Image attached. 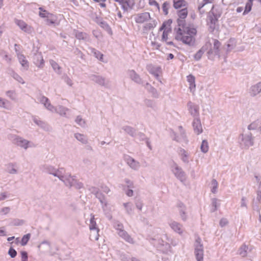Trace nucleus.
<instances>
[{"instance_id":"obj_61","label":"nucleus","mask_w":261,"mask_h":261,"mask_svg":"<svg viewBox=\"0 0 261 261\" xmlns=\"http://www.w3.org/2000/svg\"><path fill=\"white\" fill-rule=\"evenodd\" d=\"M125 183L126 184V187L128 188L133 189L134 188V183L133 181L130 180L128 178H125L124 179Z\"/></svg>"},{"instance_id":"obj_14","label":"nucleus","mask_w":261,"mask_h":261,"mask_svg":"<svg viewBox=\"0 0 261 261\" xmlns=\"http://www.w3.org/2000/svg\"><path fill=\"white\" fill-rule=\"evenodd\" d=\"M242 141L244 146L247 148L253 146L254 144V138L251 133H248L242 135Z\"/></svg>"},{"instance_id":"obj_23","label":"nucleus","mask_w":261,"mask_h":261,"mask_svg":"<svg viewBox=\"0 0 261 261\" xmlns=\"http://www.w3.org/2000/svg\"><path fill=\"white\" fill-rule=\"evenodd\" d=\"M91 218L90 220V224H89V229L90 230H95L96 231L97 234H98L99 229L97 226L96 222L94 218V215L91 214L90 215ZM98 234L95 237V240H97L98 239Z\"/></svg>"},{"instance_id":"obj_27","label":"nucleus","mask_w":261,"mask_h":261,"mask_svg":"<svg viewBox=\"0 0 261 261\" xmlns=\"http://www.w3.org/2000/svg\"><path fill=\"white\" fill-rule=\"evenodd\" d=\"M178 207L179 208V213L182 220L186 221L188 218L186 206L182 203L180 202L178 204Z\"/></svg>"},{"instance_id":"obj_64","label":"nucleus","mask_w":261,"mask_h":261,"mask_svg":"<svg viewBox=\"0 0 261 261\" xmlns=\"http://www.w3.org/2000/svg\"><path fill=\"white\" fill-rule=\"evenodd\" d=\"M149 1V5L150 6H155L158 10H160V5L155 0H148Z\"/></svg>"},{"instance_id":"obj_57","label":"nucleus","mask_w":261,"mask_h":261,"mask_svg":"<svg viewBox=\"0 0 261 261\" xmlns=\"http://www.w3.org/2000/svg\"><path fill=\"white\" fill-rule=\"evenodd\" d=\"M39 16L42 18H46L48 15H50V13L47 11L44 10L42 8H39Z\"/></svg>"},{"instance_id":"obj_4","label":"nucleus","mask_w":261,"mask_h":261,"mask_svg":"<svg viewBox=\"0 0 261 261\" xmlns=\"http://www.w3.org/2000/svg\"><path fill=\"white\" fill-rule=\"evenodd\" d=\"M40 169L43 173L52 175L59 178L61 177V174L64 171V169L63 168H56L53 165L44 164L40 166Z\"/></svg>"},{"instance_id":"obj_44","label":"nucleus","mask_w":261,"mask_h":261,"mask_svg":"<svg viewBox=\"0 0 261 261\" xmlns=\"http://www.w3.org/2000/svg\"><path fill=\"white\" fill-rule=\"evenodd\" d=\"M172 22V21L171 19H169L167 21L164 22L160 29V31L165 29L171 31V25Z\"/></svg>"},{"instance_id":"obj_15","label":"nucleus","mask_w":261,"mask_h":261,"mask_svg":"<svg viewBox=\"0 0 261 261\" xmlns=\"http://www.w3.org/2000/svg\"><path fill=\"white\" fill-rule=\"evenodd\" d=\"M168 224L170 228L175 232L181 234L184 231V228L180 223L173 221L170 220L168 222Z\"/></svg>"},{"instance_id":"obj_42","label":"nucleus","mask_w":261,"mask_h":261,"mask_svg":"<svg viewBox=\"0 0 261 261\" xmlns=\"http://www.w3.org/2000/svg\"><path fill=\"white\" fill-rule=\"evenodd\" d=\"M99 25L101 28L105 30L110 35L112 34V29L106 21L103 20L102 22H100V24H99Z\"/></svg>"},{"instance_id":"obj_9","label":"nucleus","mask_w":261,"mask_h":261,"mask_svg":"<svg viewBox=\"0 0 261 261\" xmlns=\"http://www.w3.org/2000/svg\"><path fill=\"white\" fill-rule=\"evenodd\" d=\"M171 171L174 176L180 181L183 182L186 180V176L185 172L176 163H174L172 166Z\"/></svg>"},{"instance_id":"obj_18","label":"nucleus","mask_w":261,"mask_h":261,"mask_svg":"<svg viewBox=\"0 0 261 261\" xmlns=\"http://www.w3.org/2000/svg\"><path fill=\"white\" fill-rule=\"evenodd\" d=\"M192 125L195 134L199 135L202 133L203 129L199 117H196L194 119Z\"/></svg>"},{"instance_id":"obj_16","label":"nucleus","mask_w":261,"mask_h":261,"mask_svg":"<svg viewBox=\"0 0 261 261\" xmlns=\"http://www.w3.org/2000/svg\"><path fill=\"white\" fill-rule=\"evenodd\" d=\"M187 106L190 114L195 118L199 117V107L198 105L193 103L191 101H189Z\"/></svg>"},{"instance_id":"obj_3","label":"nucleus","mask_w":261,"mask_h":261,"mask_svg":"<svg viewBox=\"0 0 261 261\" xmlns=\"http://www.w3.org/2000/svg\"><path fill=\"white\" fill-rule=\"evenodd\" d=\"M59 179L63 182L66 186L69 188L73 187L76 189H80L83 188V184L76 179L75 176H71L70 174H65V170L61 174V177Z\"/></svg>"},{"instance_id":"obj_59","label":"nucleus","mask_w":261,"mask_h":261,"mask_svg":"<svg viewBox=\"0 0 261 261\" xmlns=\"http://www.w3.org/2000/svg\"><path fill=\"white\" fill-rule=\"evenodd\" d=\"M212 188L211 189V192L213 193H216L217 192V189L218 188V182L215 179H213L212 180Z\"/></svg>"},{"instance_id":"obj_45","label":"nucleus","mask_w":261,"mask_h":261,"mask_svg":"<svg viewBox=\"0 0 261 261\" xmlns=\"http://www.w3.org/2000/svg\"><path fill=\"white\" fill-rule=\"evenodd\" d=\"M254 0H248V1L246 3L245 10L243 12V15H245L249 12L252 8V2Z\"/></svg>"},{"instance_id":"obj_31","label":"nucleus","mask_w":261,"mask_h":261,"mask_svg":"<svg viewBox=\"0 0 261 261\" xmlns=\"http://www.w3.org/2000/svg\"><path fill=\"white\" fill-rule=\"evenodd\" d=\"M178 154L180 157L181 161L185 163L189 162L188 152L184 149L180 148L178 150Z\"/></svg>"},{"instance_id":"obj_34","label":"nucleus","mask_w":261,"mask_h":261,"mask_svg":"<svg viewBox=\"0 0 261 261\" xmlns=\"http://www.w3.org/2000/svg\"><path fill=\"white\" fill-rule=\"evenodd\" d=\"M18 59L19 63L24 69L27 70L29 65L28 61L26 60L25 56L22 54L18 55Z\"/></svg>"},{"instance_id":"obj_19","label":"nucleus","mask_w":261,"mask_h":261,"mask_svg":"<svg viewBox=\"0 0 261 261\" xmlns=\"http://www.w3.org/2000/svg\"><path fill=\"white\" fill-rule=\"evenodd\" d=\"M39 102L43 104L44 106L49 111H54L55 110V107L53 106L49 100V99L44 96H41L38 98Z\"/></svg>"},{"instance_id":"obj_10","label":"nucleus","mask_w":261,"mask_h":261,"mask_svg":"<svg viewBox=\"0 0 261 261\" xmlns=\"http://www.w3.org/2000/svg\"><path fill=\"white\" fill-rule=\"evenodd\" d=\"M14 143L25 150H27L28 148L35 146L33 142L18 136L14 138Z\"/></svg>"},{"instance_id":"obj_11","label":"nucleus","mask_w":261,"mask_h":261,"mask_svg":"<svg viewBox=\"0 0 261 261\" xmlns=\"http://www.w3.org/2000/svg\"><path fill=\"white\" fill-rule=\"evenodd\" d=\"M146 68L150 74L153 75L155 78L160 82V83L162 84L159 75L162 72V69L160 66H154L152 64H149L146 65Z\"/></svg>"},{"instance_id":"obj_32","label":"nucleus","mask_w":261,"mask_h":261,"mask_svg":"<svg viewBox=\"0 0 261 261\" xmlns=\"http://www.w3.org/2000/svg\"><path fill=\"white\" fill-rule=\"evenodd\" d=\"M122 129L132 137L136 136V130L134 127L128 125H125L122 127Z\"/></svg>"},{"instance_id":"obj_30","label":"nucleus","mask_w":261,"mask_h":261,"mask_svg":"<svg viewBox=\"0 0 261 261\" xmlns=\"http://www.w3.org/2000/svg\"><path fill=\"white\" fill-rule=\"evenodd\" d=\"M118 234L121 238L124 239L126 242L130 244L134 243L133 239L124 229L118 231Z\"/></svg>"},{"instance_id":"obj_47","label":"nucleus","mask_w":261,"mask_h":261,"mask_svg":"<svg viewBox=\"0 0 261 261\" xmlns=\"http://www.w3.org/2000/svg\"><path fill=\"white\" fill-rule=\"evenodd\" d=\"M209 147L207 141L205 140H203L200 146L201 151L203 153H206Z\"/></svg>"},{"instance_id":"obj_29","label":"nucleus","mask_w":261,"mask_h":261,"mask_svg":"<svg viewBox=\"0 0 261 261\" xmlns=\"http://www.w3.org/2000/svg\"><path fill=\"white\" fill-rule=\"evenodd\" d=\"M93 190L92 191L93 193H94V194L96 198H97L100 203L103 205L102 207H104V206H106L107 205L106 200L105 199L104 195H103L101 193L98 191V190L96 188H93Z\"/></svg>"},{"instance_id":"obj_54","label":"nucleus","mask_w":261,"mask_h":261,"mask_svg":"<svg viewBox=\"0 0 261 261\" xmlns=\"http://www.w3.org/2000/svg\"><path fill=\"white\" fill-rule=\"evenodd\" d=\"M218 200L216 198H213L212 199V210H211V211L214 212L215 211H216L217 209V207L219 206V203H218Z\"/></svg>"},{"instance_id":"obj_56","label":"nucleus","mask_w":261,"mask_h":261,"mask_svg":"<svg viewBox=\"0 0 261 261\" xmlns=\"http://www.w3.org/2000/svg\"><path fill=\"white\" fill-rule=\"evenodd\" d=\"M248 247L246 245H242L239 249V254L242 256H245L247 254Z\"/></svg>"},{"instance_id":"obj_25","label":"nucleus","mask_w":261,"mask_h":261,"mask_svg":"<svg viewBox=\"0 0 261 261\" xmlns=\"http://www.w3.org/2000/svg\"><path fill=\"white\" fill-rule=\"evenodd\" d=\"M6 171L11 174H16L18 173L17 164L16 163H9L6 165Z\"/></svg>"},{"instance_id":"obj_58","label":"nucleus","mask_w":261,"mask_h":261,"mask_svg":"<svg viewBox=\"0 0 261 261\" xmlns=\"http://www.w3.org/2000/svg\"><path fill=\"white\" fill-rule=\"evenodd\" d=\"M114 227L117 230L118 232L124 229L123 224L118 221L114 222Z\"/></svg>"},{"instance_id":"obj_6","label":"nucleus","mask_w":261,"mask_h":261,"mask_svg":"<svg viewBox=\"0 0 261 261\" xmlns=\"http://www.w3.org/2000/svg\"><path fill=\"white\" fill-rule=\"evenodd\" d=\"M213 47L207 52V56L209 60H214L216 56L220 58V51L221 43L217 39H213Z\"/></svg>"},{"instance_id":"obj_37","label":"nucleus","mask_w":261,"mask_h":261,"mask_svg":"<svg viewBox=\"0 0 261 261\" xmlns=\"http://www.w3.org/2000/svg\"><path fill=\"white\" fill-rule=\"evenodd\" d=\"M187 80L190 85V88L191 90L195 89L196 87L195 85V78L194 76L192 74H190L187 76Z\"/></svg>"},{"instance_id":"obj_7","label":"nucleus","mask_w":261,"mask_h":261,"mask_svg":"<svg viewBox=\"0 0 261 261\" xmlns=\"http://www.w3.org/2000/svg\"><path fill=\"white\" fill-rule=\"evenodd\" d=\"M203 246L201 240L197 237L194 243V254L197 261H203Z\"/></svg>"},{"instance_id":"obj_62","label":"nucleus","mask_w":261,"mask_h":261,"mask_svg":"<svg viewBox=\"0 0 261 261\" xmlns=\"http://www.w3.org/2000/svg\"><path fill=\"white\" fill-rule=\"evenodd\" d=\"M8 254L12 257H15L17 255L16 251L13 248H10L8 251Z\"/></svg>"},{"instance_id":"obj_41","label":"nucleus","mask_w":261,"mask_h":261,"mask_svg":"<svg viewBox=\"0 0 261 261\" xmlns=\"http://www.w3.org/2000/svg\"><path fill=\"white\" fill-rule=\"evenodd\" d=\"M74 137L79 141L83 144H86L88 142V140L86 136L84 134L80 133H75Z\"/></svg>"},{"instance_id":"obj_33","label":"nucleus","mask_w":261,"mask_h":261,"mask_svg":"<svg viewBox=\"0 0 261 261\" xmlns=\"http://www.w3.org/2000/svg\"><path fill=\"white\" fill-rule=\"evenodd\" d=\"M75 36L79 40H83L86 41H89L90 40L89 35L84 32L76 31H75Z\"/></svg>"},{"instance_id":"obj_24","label":"nucleus","mask_w":261,"mask_h":261,"mask_svg":"<svg viewBox=\"0 0 261 261\" xmlns=\"http://www.w3.org/2000/svg\"><path fill=\"white\" fill-rule=\"evenodd\" d=\"M33 121L35 124H36L38 126H40L41 128L43 129L44 130H50V127L48 125V124L46 123L45 122L42 121L39 118H38L36 117H33Z\"/></svg>"},{"instance_id":"obj_48","label":"nucleus","mask_w":261,"mask_h":261,"mask_svg":"<svg viewBox=\"0 0 261 261\" xmlns=\"http://www.w3.org/2000/svg\"><path fill=\"white\" fill-rule=\"evenodd\" d=\"M125 208L126 212L128 215H132L133 213V204L130 202L124 203L123 204Z\"/></svg>"},{"instance_id":"obj_36","label":"nucleus","mask_w":261,"mask_h":261,"mask_svg":"<svg viewBox=\"0 0 261 261\" xmlns=\"http://www.w3.org/2000/svg\"><path fill=\"white\" fill-rule=\"evenodd\" d=\"M91 52L93 54L94 56L98 59L99 61L103 62V54H102L99 51L97 50L95 48H90Z\"/></svg>"},{"instance_id":"obj_21","label":"nucleus","mask_w":261,"mask_h":261,"mask_svg":"<svg viewBox=\"0 0 261 261\" xmlns=\"http://www.w3.org/2000/svg\"><path fill=\"white\" fill-rule=\"evenodd\" d=\"M128 74L130 79L138 84H143V81L140 76L134 70H129Z\"/></svg>"},{"instance_id":"obj_13","label":"nucleus","mask_w":261,"mask_h":261,"mask_svg":"<svg viewBox=\"0 0 261 261\" xmlns=\"http://www.w3.org/2000/svg\"><path fill=\"white\" fill-rule=\"evenodd\" d=\"M135 21L137 23H143L151 19L149 12L138 13L135 16Z\"/></svg>"},{"instance_id":"obj_8","label":"nucleus","mask_w":261,"mask_h":261,"mask_svg":"<svg viewBox=\"0 0 261 261\" xmlns=\"http://www.w3.org/2000/svg\"><path fill=\"white\" fill-rule=\"evenodd\" d=\"M89 78L95 83L106 88H110L111 87L110 81L106 80L102 76L96 74H91L89 76Z\"/></svg>"},{"instance_id":"obj_17","label":"nucleus","mask_w":261,"mask_h":261,"mask_svg":"<svg viewBox=\"0 0 261 261\" xmlns=\"http://www.w3.org/2000/svg\"><path fill=\"white\" fill-rule=\"evenodd\" d=\"M33 62L36 66L42 68L44 65V61L40 52L35 53L33 56Z\"/></svg>"},{"instance_id":"obj_39","label":"nucleus","mask_w":261,"mask_h":261,"mask_svg":"<svg viewBox=\"0 0 261 261\" xmlns=\"http://www.w3.org/2000/svg\"><path fill=\"white\" fill-rule=\"evenodd\" d=\"M186 5V2L185 0H173V7L176 9L185 7Z\"/></svg>"},{"instance_id":"obj_52","label":"nucleus","mask_w":261,"mask_h":261,"mask_svg":"<svg viewBox=\"0 0 261 261\" xmlns=\"http://www.w3.org/2000/svg\"><path fill=\"white\" fill-rule=\"evenodd\" d=\"M11 76L19 83L22 84H24V82L22 78L14 71H12Z\"/></svg>"},{"instance_id":"obj_40","label":"nucleus","mask_w":261,"mask_h":261,"mask_svg":"<svg viewBox=\"0 0 261 261\" xmlns=\"http://www.w3.org/2000/svg\"><path fill=\"white\" fill-rule=\"evenodd\" d=\"M57 21V17L52 13L46 18V24L48 25L54 24Z\"/></svg>"},{"instance_id":"obj_5","label":"nucleus","mask_w":261,"mask_h":261,"mask_svg":"<svg viewBox=\"0 0 261 261\" xmlns=\"http://www.w3.org/2000/svg\"><path fill=\"white\" fill-rule=\"evenodd\" d=\"M178 128L179 130V134L176 133L173 130H171L170 137L173 140L178 143L187 144L188 143V140L185 130L181 126H179Z\"/></svg>"},{"instance_id":"obj_49","label":"nucleus","mask_w":261,"mask_h":261,"mask_svg":"<svg viewBox=\"0 0 261 261\" xmlns=\"http://www.w3.org/2000/svg\"><path fill=\"white\" fill-rule=\"evenodd\" d=\"M6 95L12 100H15L16 99L17 94L14 90H9L6 92Z\"/></svg>"},{"instance_id":"obj_1","label":"nucleus","mask_w":261,"mask_h":261,"mask_svg":"<svg viewBox=\"0 0 261 261\" xmlns=\"http://www.w3.org/2000/svg\"><path fill=\"white\" fill-rule=\"evenodd\" d=\"M178 18L177 19V26L174 28L176 32L175 38L181 41L189 46H193L195 44L197 31L195 28L187 26L185 19L188 15L187 8H184L177 13Z\"/></svg>"},{"instance_id":"obj_63","label":"nucleus","mask_w":261,"mask_h":261,"mask_svg":"<svg viewBox=\"0 0 261 261\" xmlns=\"http://www.w3.org/2000/svg\"><path fill=\"white\" fill-rule=\"evenodd\" d=\"M63 79L64 82L69 86H72L73 85L72 81L71 79L67 75H65L63 77Z\"/></svg>"},{"instance_id":"obj_53","label":"nucleus","mask_w":261,"mask_h":261,"mask_svg":"<svg viewBox=\"0 0 261 261\" xmlns=\"http://www.w3.org/2000/svg\"><path fill=\"white\" fill-rule=\"evenodd\" d=\"M170 8V3L168 2H165L162 6V9L164 14L167 15L168 14V10Z\"/></svg>"},{"instance_id":"obj_46","label":"nucleus","mask_w":261,"mask_h":261,"mask_svg":"<svg viewBox=\"0 0 261 261\" xmlns=\"http://www.w3.org/2000/svg\"><path fill=\"white\" fill-rule=\"evenodd\" d=\"M157 22L155 20H151L150 22L146 23L144 29L146 30H150L154 28L156 25Z\"/></svg>"},{"instance_id":"obj_55","label":"nucleus","mask_w":261,"mask_h":261,"mask_svg":"<svg viewBox=\"0 0 261 261\" xmlns=\"http://www.w3.org/2000/svg\"><path fill=\"white\" fill-rule=\"evenodd\" d=\"M76 123L81 127H84L85 125V121L81 116H77L75 119Z\"/></svg>"},{"instance_id":"obj_43","label":"nucleus","mask_w":261,"mask_h":261,"mask_svg":"<svg viewBox=\"0 0 261 261\" xmlns=\"http://www.w3.org/2000/svg\"><path fill=\"white\" fill-rule=\"evenodd\" d=\"M49 63L53 68L54 70L58 74H60L61 67L59 66L58 64L53 60H49Z\"/></svg>"},{"instance_id":"obj_51","label":"nucleus","mask_w":261,"mask_h":261,"mask_svg":"<svg viewBox=\"0 0 261 261\" xmlns=\"http://www.w3.org/2000/svg\"><path fill=\"white\" fill-rule=\"evenodd\" d=\"M31 238V234L28 233L23 236L21 239L20 244L22 246H25L27 244L28 241Z\"/></svg>"},{"instance_id":"obj_2","label":"nucleus","mask_w":261,"mask_h":261,"mask_svg":"<svg viewBox=\"0 0 261 261\" xmlns=\"http://www.w3.org/2000/svg\"><path fill=\"white\" fill-rule=\"evenodd\" d=\"M221 14V10L216 8L214 5H213L207 16V24L210 32H213L216 29L218 19L220 17Z\"/></svg>"},{"instance_id":"obj_38","label":"nucleus","mask_w":261,"mask_h":261,"mask_svg":"<svg viewBox=\"0 0 261 261\" xmlns=\"http://www.w3.org/2000/svg\"><path fill=\"white\" fill-rule=\"evenodd\" d=\"M206 50V47L202 46L194 56V58L196 61H199L201 59L203 54Z\"/></svg>"},{"instance_id":"obj_22","label":"nucleus","mask_w":261,"mask_h":261,"mask_svg":"<svg viewBox=\"0 0 261 261\" xmlns=\"http://www.w3.org/2000/svg\"><path fill=\"white\" fill-rule=\"evenodd\" d=\"M261 93V82L251 86L249 89L250 95L254 97Z\"/></svg>"},{"instance_id":"obj_26","label":"nucleus","mask_w":261,"mask_h":261,"mask_svg":"<svg viewBox=\"0 0 261 261\" xmlns=\"http://www.w3.org/2000/svg\"><path fill=\"white\" fill-rule=\"evenodd\" d=\"M144 87L150 93L152 97L154 98H158L159 97V93L157 90L151 86L149 83H146L143 85Z\"/></svg>"},{"instance_id":"obj_50","label":"nucleus","mask_w":261,"mask_h":261,"mask_svg":"<svg viewBox=\"0 0 261 261\" xmlns=\"http://www.w3.org/2000/svg\"><path fill=\"white\" fill-rule=\"evenodd\" d=\"M259 125V121L258 120H256L252 122L248 126V129L249 130H255L257 129Z\"/></svg>"},{"instance_id":"obj_60","label":"nucleus","mask_w":261,"mask_h":261,"mask_svg":"<svg viewBox=\"0 0 261 261\" xmlns=\"http://www.w3.org/2000/svg\"><path fill=\"white\" fill-rule=\"evenodd\" d=\"M0 55L3 58V59H4L6 61L7 63H10L11 61V58L9 57V56L5 51L1 50L0 52Z\"/></svg>"},{"instance_id":"obj_28","label":"nucleus","mask_w":261,"mask_h":261,"mask_svg":"<svg viewBox=\"0 0 261 261\" xmlns=\"http://www.w3.org/2000/svg\"><path fill=\"white\" fill-rule=\"evenodd\" d=\"M69 111V109L63 107L62 106H58L57 107H55V110L54 111H51V112H56L59 114L61 116H64L65 117H68L67 115V112Z\"/></svg>"},{"instance_id":"obj_12","label":"nucleus","mask_w":261,"mask_h":261,"mask_svg":"<svg viewBox=\"0 0 261 261\" xmlns=\"http://www.w3.org/2000/svg\"><path fill=\"white\" fill-rule=\"evenodd\" d=\"M124 160L127 165L133 170L137 171L139 169L141 166L140 163L132 156L126 155L124 157Z\"/></svg>"},{"instance_id":"obj_35","label":"nucleus","mask_w":261,"mask_h":261,"mask_svg":"<svg viewBox=\"0 0 261 261\" xmlns=\"http://www.w3.org/2000/svg\"><path fill=\"white\" fill-rule=\"evenodd\" d=\"M213 1L214 0H203L199 4L198 10L201 15H203L205 12V11L202 9L203 7L206 4L212 3Z\"/></svg>"},{"instance_id":"obj_20","label":"nucleus","mask_w":261,"mask_h":261,"mask_svg":"<svg viewBox=\"0 0 261 261\" xmlns=\"http://www.w3.org/2000/svg\"><path fill=\"white\" fill-rule=\"evenodd\" d=\"M15 22L22 31L29 34L31 33L32 31V28L28 25L24 21L22 20L15 19Z\"/></svg>"}]
</instances>
